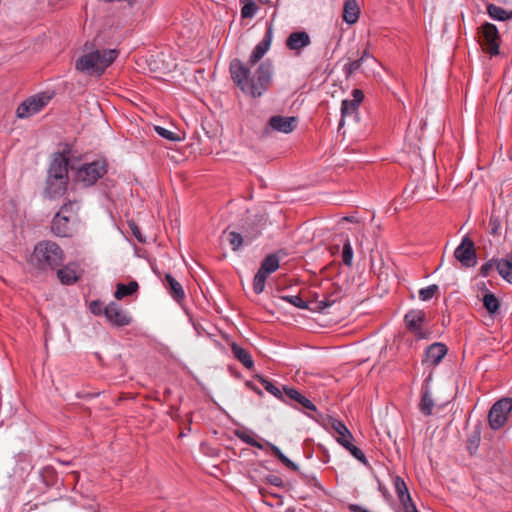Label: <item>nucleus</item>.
<instances>
[{"label":"nucleus","instance_id":"obj_45","mask_svg":"<svg viewBox=\"0 0 512 512\" xmlns=\"http://www.w3.org/2000/svg\"><path fill=\"white\" fill-rule=\"evenodd\" d=\"M130 228L132 230L133 235L136 237V239L139 242H143L144 239H143L142 234H141L139 228L137 227V225L133 223V224L130 225Z\"/></svg>","mask_w":512,"mask_h":512},{"label":"nucleus","instance_id":"obj_14","mask_svg":"<svg viewBox=\"0 0 512 512\" xmlns=\"http://www.w3.org/2000/svg\"><path fill=\"white\" fill-rule=\"evenodd\" d=\"M454 256L463 266L473 267L477 262L473 241L464 237L461 244L455 249Z\"/></svg>","mask_w":512,"mask_h":512},{"label":"nucleus","instance_id":"obj_44","mask_svg":"<svg viewBox=\"0 0 512 512\" xmlns=\"http://www.w3.org/2000/svg\"><path fill=\"white\" fill-rule=\"evenodd\" d=\"M492 268H493L492 262H487V263L483 264L480 269V275L483 277H487Z\"/></svg>","mask_w":512,"mask_h":512},{"label":"nucleus","instance_id":"obj_38","mask_svg":"<svg viewBox=\"0 0 512 512\" xmlns=\"http://www.w3.org/2000/svg\"><path fill=\"white\" fill-rule=\"evenodd\" d=\"M342 262L347 266H351L353 262V248L349 239H346L343 244Z\"/></svg>","mask_w":512,"mask_h":512},{"label":"nucleus","instance_id":"obj_40","mask_svg":"<svg viewBox=\"0 0 512 512\" xmlns=\"http://www.w3.org/2000/svg\"><path fill=\"white\" fill-rule=\"evenodd\" d=\"M362 61L360 59L353 60L344 66V70L347 74V76H350L354 74L356 71H358L362 65Z\"/></svg>","mask_w":512,"mask_h":512},{"label":"nucleus","instance_id":"obj_46","mask_svg":"<svg viewBox=\"0 0 512 512\" xmlns=\"http://www.w3.org/2000/svg\"><path fill=\"white\" fill-rule=\"evenodd\" d=\"M238 437L245 443L251 445L253 439H255L253 436H251L250 434L246 433V432H242V433H238L237 434Z\"/></svg>","mask_w":512,"mask_h":512},{"label":"nucleus","instance_id":"obj_39","mask_svg":"<svg viewBox=\"0 0 512 512\" xmlns=\"http://www.w3.org/2000/svg\"><path fill=\"white\" fill-rule=\"evenodd\" d=\"M228 241L232 247V250H238L243 244V237L241 234L231 231L228 234Z\"/></svg>","mask_w":512,"mask_h":512},{"label":"nucleus","instance_id":"obj_31","mask_svg":"<svg viewBox=\"0 0 512 512\" xmlns=\"http://www.w3.org/2000/svg\"><path fill=\"white\" fill-rule=\"evenodd\" d=\"M260 383L263 385L265 390L280 400H285L284 388L281 390L276 387L271 381L267 380L262 376H257Z\"/></svg>","mask_w":512,"mask_h":512},{"label":"nucleus","instance_id":"obj_27","mask_svg":"<svg viewBox=\"0 0 512 512\" xmlns=\"http://www.w3.org/2000/svg\"><path fill=\"white\" fill-rule=\"evenodd\" d=\"M231 351L233 356L247 369H251L254 366L252 356L246 349L236 343H232Z\"/></svg>","mask_w":512,"mask_h":512},{"label":"nucleus","instance_id":"obj_48","mask_svg":"<svg viewBox=\"0 0 512 512\" xmlns=\"http://www.w3.org/2000/svg\"><path fill=\"white\" fill-rule=\"evenodd\" d=\"M368 58L373 59L372 55H370L369 52L367 50H365L359 59L363 62Z\"/></svg>","mask_w":512,"mask_h":512},{"label":"nucleus","instance_id":"obj_3","mask_svg":"<svg viewBox=\"0 0 512 512\" xmlns=\"http://www.w3.org/2000/svg\"><path fill=\"white\" fill-rule=\"evenodd\" d=\"M117 51L114 49L95 50L86 53L76 60L75 68L88 75L100 76L117 58Z\"/></svg>","mask_w":512,"mask_h":512},{"label":"nucleus","instance_id":"obj_16","mask_svg":"<svg viewBox=\"0 0 512 512\" xmlns=\"http://www.w3.org/2000/svg\"><path fill=\"white\" fill-rule=\"evenodd\" d=\"M104 315L111 324L118 327L127 326L132 321L130 315L116 302H111L104 308Z\"/></svg>","mask_w":512,"mask_h":512},{"label":"nucleus","instance_id":"obj_26","mask_svg":"<svg viewBox=\"0 0 512 512\" xmlns=\"http://www.w3.org/2000/svg\"><path fill=\"white\" fill-rule=\"evenodd\" d=\"M166 287L169 290V294L177 302L182 301L185 298V293L182 285L170 274L165 277Z\"/></svg>","mask_w":512,"mask_h":512},{"label":"nucleus","instance_id":"obj_6","mask_svg":"<svg viewBox=\"0 0 512 512\" xmlns=\"http://www.w3.org/2000/svg\"><path fill=\"white\" fill-rule=\"evenodd\" d=\"M279 263L280 260L276 254H270L262 261L253 279V290L256 294L264 291L268 276L279 268Z\"/></svg>","mask_w":512,"mask_h":512},{"label":"nucleus","instance_id":"obj_53","mask_svg":"<svg viewBox=\"0 0 512 512\" xmlns=\"http://www.w3.org/2000/svg\"><path fill=\"white\" fill-rule=\"evenodd\" d=\"M379 490L383 492V495H384L387 499H388V498H390V495L387 493V491H386V490H383L381 486L379 487Z\"/></svg>","mask_w":512,"mask_h":512},{"label":"nucleus","instance_id":"obj_1","mask_svg":"<svg viewBox=\"0 0 512 512\" xmlns=\"http://www.w3.org/2000/svg\"><path fill=\"white\" fill-rule=\"evenodd\" d=\"M231 78L240 90L253 98L261 97L270 87L273 65L270 60L261 62L256 68L239 59L230 62Z\"/></svg>","mask_w":512,"mask_h":512},{"label":"nucleus","instance_id":"obj_42","mask_svg":"<svg viewBox=\"0 0 512 512\" xmlns=\"http://www.w3.org/2000/svg\"><path fill=\"white\" fill-rule=\"evenodd\" d=\"M489 229H490V233L492 235H497L499 230L501 229V221L499 220L498 217H495V216H491L490 219H489Z\"/></svg>","mask_w":512,"mask_h":512},{"label":"nucleus","instance_id":"obj_7","mask_svg":"<svg viewBox=\"0 0 512 512\" xmlns=\"http://www.w3.org/2000/svg\"><path fill=\"white\" fill-rule=\"evenodd\" d=\"M343 296V291L340 285L336 283H330L325 291L321 295H316L312 299V311L324 312L333 304L338 302Z\"/></svg>","mask_w":512,"mask_h":512},{"label":"nucleus","instance_id":"obj_2","mask_svg":"<svg viewBox=\"0 0 512 512\" xmlns=\"http://www.w3.org/2000/svg\"><path fill=\"white\" fill-rule=\"evenodd\" d=\"M64 252L62 248L53 241H41L33 250L30 258L31 264L39 270H55L62 265Z\"/></svg>","mask_w":512,"mask_h":512},{"label":"nucleus","instance_id":"obj_30","mask_svg":"<svg viewBox=\"0 0 512 512\" xmlns=\"http://www.w3.org/2000/svg\"><path fill=\"white\" fill-rule=\"evenodd\" d=\"M138 283L131 281L128 284L119 283L114 292V297L118 300L123 299L126 296L132 295L138 289Z\"/></svg>","mask_w":512,"mask_h":512},{"label":"nucleus","instance_id":"obj_4","mask_svg":"<svg viewBox=\"0 0 512 512\" xmlns=\"http://www.w3.org/2000/svg\"><path fill=\"white\" fill-rule=\"evenodd\" d=\"M326 429L335 438L338 444L350 452V454L364 465H367V458L361 449L353 444L354 436L347 426L340 420L329 417L326 421Z\"/></svg>","mask_w":512,"mask_h":512},{"label":"nucleus","instance_id":"obj_33","mask_svg":"<svg viewBox=\"0 0 512 512\" xmlns=\"http://www.w3.org/2000/svg\"><path fill=\"white\" fill-rule=\"evenodd\" d=\"M483 305H484L485 309L491 314L496 313L500 307L499 300L492 293H486L484 295Z\"/></svg>","mask_w":512,"mask_h":512},{"label":"nucleus","instance_id":"obj_20","mask_svg":"<svg viewBox=\"0 0 512 512\" xmlns=\"http://www.w3.org/2000/svg\"><path fill=\"white\" fill-rule=\"evenodd\" d=\"M284 394L285 400L283 401L287 404L292 405L293 402H296L305 409L316 411V406L312 403V401L302 395L298 390L284 386Z\"/></svg>","mask_w":512,"mask_h":512},{"label":"nucleus","instance_id":"obj_49","mask_svg":"<svg viewBox=\"0 0 512 512\" xmlns=\"http://www.w3.org/2000/svg\"><path fill=\"white\" fill-rule=\"evenodd\" d=\"M247 386L250 387L253 391H255L258 395H262V391L255 387L254 385H252L250 382H247Z\"/></svg>","mask_w":512,"mask_h":512},{"label":"nucleus","instance_id":"obj_8","mask_svg":"<svg viewBox=\"0 0 512 512\" xmlns=\"http://www.w3.org/2000/svg\"><path fill=\"white\" fill-rule=\"evenodd\" d=\"M512 411V399L502 398L495 402L488 414V422L492 429L497 430L504 426Z\"/></svg>","mask_w":512,"mask_h":512},{"label":"nucleus","instance_id":"obj_32","mask_svg":"<svg viewBox=\"0 0 512 512\" xmlns=\"http://www.w3.org/2000/svg\"><path fill=\"white\" fill-rule=\"evenodd\" d=\"M282 299L297 308L309 309L312 311V307H313L312 300L306 302L299 295H287V296H283Z\"/></svg>","mask_w":512,"mask_h":512},{"label":"nucleus","instance_id":"obj_18","mask_svg":"<svg viewBox=\"0 0 512 512\" xmlns=\"http://www.w3.org/2000/svg\"><path fill=\"white\" fill-rule=\"evenodd\" d=\"M448 352V348L445 344L435 342L428 346L425 350V354L422 358V364L427 366L438 365Z\"/></svg>","mask_w":512,"mask_h":512},{"label":"nucleus","instance_id":"obj_28","mask_svg":"<svg viewBox=\"0 0 512 512\" xmlns=\"http://www.w3.org/2000/svg\"><path fill=\"white\" fill-rule=\"evenodd\" d=\"M496 269L499 275L507 282L512 284V259H500L495 261Z\"/></svg>","mask_w":512,"mask_h":512},{"label":"nucleus","instance_id":"obj_37","mask_svg":"<svg viewBox=\"0 0 512 512\" xmlns=\"http://www.w3.org/2000/svg\"><path fill=\"white\" fill-rule=\"evenodd\" d=\"M244 5L241 8L242 18H252L258 11V6L253 0L242 2Z\"/></svg>","mask_w":512,"mask_h":512},{"label":"nucleus","instance_id":"obj_25","mask_svg":"<svg viewBox=\"0 0 512 512\" xmlns=\"http://www.w3.org/2000/svg\"><path fill=\"white\" fill-rule=\"evenodd\" d=\"M57 276L61 283L66 285H71L75 283L79 278L78 272L74 264H68L59 269L57 272Z\"/></svg>","mask_w":512,"mask_h":512},{"label":"nucleus","instance_id":"obj_35","mask_svg":"<svg viewBox=\"0 0 512 512\" xmlns=\"http://www.w3.org/2000/svg\"><path fill=\"white\" fill-rule=\"evenodd\" d=\"M155 131L162 138L167 139L172 142H180L184 139V137L181 136L180 134L170 131L161 126H155Z\"/></svg>","mask_w":512,"mask_h":512},{"label":"nucleus","instance_id":"obj_12","mask_svg":"<svg viewBox=\"0 0 512 512\" xmlns=\"http://www.w3.org/2000/svg\"><path fill=\"white\" fill-rule=\"evenodd\" d=\"M394 490L399 500L398 512H416V506L404 480L397 476L393 480Z\"/></svg>","mask_w":512,"mask_h":512},{"label":"nucleus","instance_id":"obj_10","mask_svg":"<svg viewBox=\"0 0 512 512\" xmlns=\"http://www.w3.org/2000/svg\"><path fill=\"white\" fill-rule=\"evenodd\" d=\"M73 206V203L64 204L53 218L51 229L55 235L59 237L71 236L73 232L71 223L74 222L75 218L67 215V213L72 210Z\"/></svg>","mask_w":512,"mask_h":512},{"label":"nucleus","instance_id":"obj_47","mask_svg":"<svg viewBox=\"0 0 512 512\" xmlns=\"http://www.w3.org/2000/svg\"><path fill=\"white\" fill-rule=\"evenodd\" d=\"M267 480L269 481V483H271L272 485L277 486V487L283 485L282 479L278 476H270L267 478Z\"/></svg>","mask_w":512,"mask_h":512},{"label":"nucleus","instance_id":"obj_21","mask_svg":"<svg viewBox=\"0 0 512 512\" xmlns=\"http://www.w3.org/2000/svg\"><path fill=\"white\" fill-rule=\"evenodd\" d=\"M296 118L289 116H272L269 120V126L281 133H291L296 127Z\"/></svg>","mask_w":512,"mask_h":512},{"label":"nucleus","instance_id":"obj_9","mask_svg":"<svg viewBox=\"0 0 512 512\" xmlns=\"http://www.w3.org/2000/svg\"><path fill=\"white\" fill-rule=\"evenodd\" d=\"M51 100V96L42 93L34 95L23 101L16 110L18 118H29L40 112Z\"/></svg>","mask_w":512,"mask_h":512},{"label":"nucleus","instance_id":"obj_23","mask_svg":"<svg viewBox=\"0 0 512 512\" xmlns=\"http://www.w3.org/2000/svg\"><path fill=\"white\" fill-rule=\"evenodd\" d=\"M310 37L305 31H297L291 33L287 40L286 46L290 50L299 51L302 48L310 45Z\"/></svg>","mask_w":512,"mask_h":512},{"label":"nucleus","instance_id":"obj_17","mask_svg":"<svg viewBox=\"0 0 512 512\" xmlns=\"http://www.w3.org/2000/svg\"><path fill=\"white\" fill-rule=\"evenodd\" d=\"M69 158L64 152H57L53 155L48 176L54 179H68Z\"/></svg>","mask_w":512,"mask_h":512},{"label":"nucleus","instance_id":"obj_50","mask_svg":"<svg viewBox=\"0 0 512 512\" xmlns=\"http://www.w3.org/2000/svg\"><path fill=\"white\" fill-rule=\"evenodd\" d=\"M247 386L250 387L253 391H255L258 395H262V391L255 387L254 385H252L250 382H247Z\"/></svg>","mask_w":512,"mask_h":512},{"label":"nucleus","instance_id":"obj_55","mask_svg":"<svg viewBox=\"0 0 512 512\" xmlns=\"http://www.w3.org/2000/svg\"><path fill=\"white\" fill-rule=\"evenodd\" d=\"M417 335H418V337L420 336V332L419 331L417 332Z\"/></svg>","mask_w":512,"mask_h":512},{"label":"nucleus","instance_id":"obj_43","mask_svg":"<svg viewBox=\"0 0 512 512\" xmlns=\"http://www.w3.org/2000/svg\"><path fill=\"white\" fill-rule=\"evenodd\" d=\"M405 323L411 331H416V312L410 311L405 315Z\"/></svg>","mask_w":512,"mask_h":512},{"label":"nucleus","instance_id":"obj_22","mask_svg":"<svg viewBox=\"0 0 512 512\" xmlns=\"http://www.w3.org/2000/svg\"><path fill=\"white\" fill-rule=\"evenodd\" d=\"M68 179H54L48 176L46 182V192L50 198H58L65 194L68 186Z\"/></svg>","mask_w":512,"mask_h":512},{"label":"nucleus","instance_id":"obj_36","mask_svg":"<svg viewBox=\"0 0 512 512\" xmlns=\"http://www.w3.org/2000/svg\"><path fill=\"white\" fill-rule=\"evenodd\" d=\"M439 292V286L437 284L429 285L425 288H422L418 291V296L423 301H428L432 299Z\"/></svg>","mask_w":512,"mask_h":512},{"label":"nucleus","instance_id":"obj_5","mask_svg":"<svg viewBox=\"0 0 512 512\" xmlns=\"http://www.w3.org/2000/svg\"><path fill=\"white\" fill-rule=\"evenodd\" d=\"M107 168V162L102 158L84 163L76 169L75 181L83 187H90L107 173Z\"/></svg>","mask_w":512,"mask_h":512},{"label":"nucleus","instance_id":"obj_51","mask_svg":"<svg viewBox=\"0 0 512 512\" xmlns=\"http://www.w3.org/2000/svg\"><path fill=\"white\" fill-rule=\"evenodd\" d=\"M251 446L259 448V449L263 448V445L260 442H258L256 439H253Z\"/></svg>","mask_w":512,"mask_h":512},{"label":"nucleus","instance_id":"obj_11","mask_svg":"<svg viewBox=\"0 0 512 512\" xmlns=\"http://www.w3.org/2000/svg\"><path fill=\"white\" fill-rule=\"evenodd\" d=\"M480 43L491 56L499 54L500 36L497 27L492 23H484L481 28Z\"/></svg>","mask_w":512,"mask_h":512},{"label":"nucleus","instance_id":"obj_54","mask_svg":"<svg viewBox=\"0 0 512 512\" xmlns=\"http://www.w3.org/2000/svg\"><path fill=\"white\" fill-rule=\"evenodd\" d=\"M509 257H511V259H512V250H511V253H510Z\"/></svg>","mask_w":512,"mask_h":512},{"label":"nucleus","instance_id":"obj_13","mask_svg":"<svg viewBox=\"0 0 512 512\" xmlns=\"http://www.w3.org/2000/svg\"><path fill=\"white\" fill-rule=\"evenodd\" d=\"M430 381L431 375H429V377L424 381L422 385V395L418 405L420 411L426 416L434 414L436 411H439L443 407V405L436 402V399L429 387Z\"/></svg>","mask_w":512,"mask_h":512},{"label":"nucleus","instance_id":"obj_29","mask_svg":"<svg viewBox=\"0 0 512 512\" xmlns=\"http://www.w3.org/2000/svg\"><path fill=\"white\" fill-rule=\"evenodd\" d=\"M487 13L492 19L497 21H506L512 19V11H507L495 4L487 5Z\"/></svg>","mask_w":512,"mask_h":512},{"label":"nucleus","instance_id":"obj_52","mask_svg":"<svg viewBox=\"0 0 512 512\" xmlns=\"http://www.w3.org/2000/svg\"><path fill=\"white\" fill-rule=\"evenodd\" d=\"M425 318V313L423 311H418V316H417V319H418V323L422 322Z\"/></svg>","mask_w":512,"mask_h":512},{"label":"nucleus","instance_id":"obj_34","mask_svg":"<svg viewBox=\"0 0 512 512\" xmlns=\"http://www.w3.org/2000/svg\"><path fill=\"white\" fill-rule=\"evenodd\" d=\"M269 447L273 453V455L282 463L284 464L286 467L292 469V470H297V465L292 462L289 458H287L283 453L282 451L279 449V447H277L276 445L274 444H271L269 443Z\"/></svg>","mask_w":512,"mask_h":512},{"label":"nucleus","instance_id":"obj_24","mask_svg":"<svg viewBox=\"0 0 512 512\" xmlns=\"http://www.w3.org/2000/svg\"><path fill=\"white\" fill-rule=\"evenodd\" d=\"M360 8L357 0H345L343 8V20L352 25L358 21Z\"/></svg>","mask_w":512,"mask_h":512},{"label":"nucleus","instance_id":"obj_19","mask_svg":"<svg viewBox=\"0 0 512 512\" xmlns=\"http://www.w3.org/2000/svg\"><path fill=\"white\" fill-rule=\"evenodd\" d=\"M272 38H273V29H272V26H269L266 30V33H265L263 39L253 49V51L249 57V60L246 64H248L250 66H255L270 49Z\"/></svg>","mask_w":512,"mask_h":512},{"label":"nucleus","instance_id":"obj_15","mask_svg":"<svg viewBox=\"0 0 512 512\" xmlns=\"http://www.w3.org/2000/svg\"><path fill=\"white\" fill-rule=\"evenodd\" d=\"M364 99V93L360 89H354L352 91V99H344L341 105V121L340 125L347 117H351L354 120L358 119V108Z\"/></svg>","mask_w":512,"mask_h":512},{"label":"nucleus","instance_id":"obj_41","mask_svg":"<svg viewBox=\"0 0 512 512\" xmlns=\"http://www.w3.org/2000/svg\"><path fill=\"white\" fill-rule=\"evenodd\" d=\"M89 310L94 315L104 314L103 303L100 300H93L89 304Z\"/></svg>","mask_w":512,"mask_h":512}]
</instances>
